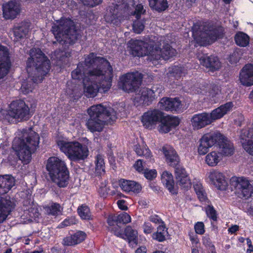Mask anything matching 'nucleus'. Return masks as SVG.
I'll use <instances>...</instances> for the list:
<instances>
[{
  "instance_id": "obj_33",
  "label": "nucleus",
  "mask_w": 253,
  "mask_h": 253,
  "mask_svg": "<svg viewBox=\"0 0 253 253\" xmlns=\"http://www.w3.org/2000/svg\"><path fill=\"white\" fill-rule=\"evenodd\" d=\"M14 178L10 175L0 176V195L7 193L14 185Z\"/></svg>"
},
{
  "instance_id": "obj_25",
  "label": "nucleus",
  "mask_w": 253,
  "mask_h": 253,
  "mask_svg": "<svg viewBox=\"0 0 253 253\" xmlns=\"http://www.w3.org/2000/svg\"><path fill=\"white\" fill-rule=\"evenodd\" d=\"M20 11L17 3L10 0L2 5L3 17L5 19H14L16 17Z\"/></svg>"
},
{
  "instance_id": "obj_18",
  "label": "nucleus",
  "mask_w": 253,
  "mask_h": 253,
  "mask_svg": "<svg viewBox=\"0 0 253 253\" xmlns=\"http://www.w3.org/2000/svg\"><path fill=\"white\" fill-rule=\"evenodd\" d=\"M158 105L162 110L173 113L180 112L182 108L181 101L178 97H163L159 101Z\"/></svg>"
},
{
  "instance_id": "obj_21",
  "label": "nucleus",
  "mask_w": 253,
  "mask_h": 253,
  "mask_svg": "<svg viewBox=\"0 0 253 253\" xmlns=\"http://www.w3.org/2000/svg\"><path fill=\"white\" fill-rule=\"evenodd\" d=\"M158 130L160 133H167L172 129L175 128L180 124V119L178 117L165 115L159 122Z\"/></svg>"
},
{
  "instance_id": "obj_19",
  "label": "nucleus",
  "mask_w": 253,
  "mask_h": 253,
  "mask_svg": "<svg viewBox=\"0 0 253 253\" xmlns=\"http://www.w3.org/2000/svg\"><path fill=\"white\" fill-rule=\"evenodd\" d=\"M11 67L9 50L7 47L0 44V80L7 75Z\"/></svg>"
},
{
  "instance_id": "obj_38",
  "label": "nucleus",
  "mask_w": 253,
  "mask_h": 253,
  "mask_svg": "<svg viewBox=\"0 0 253 253\" xmlns=\"http://www.w3.org/2000/svg\"><path fill=\"white\" fill-rule=\"evenodd\" d=\"M168 234V228L165 225H159L156 232L152 233L151 237L153 240L159 242H163L166 240V234Z\"/></svg>"
},
{
  "instance_id": "obj_22",
  "label": "nucleus",
  "mask_w": 253,
  "mask_h": 253,
  "mask_svg": "<svg viewBox=\"0 0 253 253\" xmlns=\"http://www.w3.org/2000/svg\"><path fill=\"white\" fill-rule=\"evenodd\" d=\"M209 178L211 183L218 190L224 191L227 189V180L222 172L217 170H212L209 173Z\"/></svg>"
},
{
  "instance_id": "obj_42",
  "label": "nucleus",
  "mask_w": 253,
  "mask_h": 253,
  "mask_svg": "<svg viewBox=\"0 0 253 253\" xmlns=\"http://www.w3.org/2000/svg\"><path fill=\"white\" fill-rule=\"evenodd\" d=\"M150 7L158 12L165 10L168 7L167 0H148Z\"/></svg>"
},
{
  "instance_id": "obj_29",
  "label": "nucleus",
  "mask_w": 253,
  "mask_h": 253,
  "mask_svg": "<svg viewBox=\"0 0 253 253\" xmlns=\"http://www.w3.org/2000/svg\"><path fill=\"white\" fill-rule=\"evenodd\" d=\"M119 185L122 190L126 193L131 192L137 194L142 190L141 184L133 180L121 179L119 180Z\"/></svg>"
},
{
  "instance_id": "obj_24",
  "label": "nucleus",
  "mask_w": 253,
  "mask_h": 253,
  "mask_svg": "<svg viewBox=\"0 0 253 253\" xmlns=\"http://www.w3.org/2000/svg\"><path fill=\"white\" fill-rule=\"evenodd\" d=\"M191 122L194 129H201L211 124L209 114L206 112L194 115Z\"/></svg>"
},
{
  "instance_id": "obj_13",
  "label": "nucleus",
  "mask_w": 253,
  "mask_h": 253,
  "mask_svg": "<svg viewBox=\"0 0 253 253\" xmlns=\"http://www.w3.org/2000/svg\"><path fill=\"white\" fill-rule=\"evenodd\" d=\"M106 81L87 79L84 82V89L85 95L88 98L95 97L99 91L106 92L111 87V79L109 77Z\"/></svg>"
},
{
  "instance_id": "obj_27",
  "label": "nucleus",
  "mask_w": 253,
  "mask_h": 253,
  "mask_svg": "<svg viewBox=\"0 0 253 253\" xmlns=\"http://www.w3.org/2000/svg\"><path fill=\"white\" fill-rule=\"evenodd\" d=\"M233 106V103L232 101H230L213 110L209 114V117L211 121V123L213 121L222 118L228 112L232 110Z\"/></svg>"
},
{
  "instance_id": "obj_4",
  "label": "nucleus",
  "mask_w": 253,
  "mask_h": 253,
  "mask_svg": "<svg viewBox=\"0 0 253 253\" xmlns=\"http://www.w3.org/2000/svg\"><path fill=\"white\" fill-rule=\"evenodd\" d=\"M58 25L52 26L51 31L56 41L62 44H73L81 37V30L77 28L70 18H61Z\"/></svg>"
},
{
  "instance_id": "obj_9",
  "label": "nucleus",
  "mask_w": 253,
  "mask_h": 253,
  "mask_svg": "<svg viewBox=\"0 0 253 253\" xmlns=\"http://www.w3.org/2000/svg\"><path fill=\"white\" fill-rule=\"evenodd\" d=\"M57 144L60 151L71 161H84L89 155V149L86 144L77 141L58 140Z\"/></svg>"
},
{
  "instance_id": "obj_39",
  "label": "nucleus",
  "mask_w": 253,
  "mask_h": 253,
  "mask_svg": "<svg viewBox=\"0 0 253 253\" xmlns=\"http://www.w3.org/2000/svg\"><path fill=\"white\" fill-rule=\"evenodd\" d=\"M221 160L220 153L217 151H212L209 153L205 158L207 164L210 167H215Z\"/></svg>"
},
{
  "instance_id": "obj_6",
  "label": "nucleus",
  "mask_w": 253,
  "mask_h": 253,
  "mask_svg": "<svg viewBox=\"0 0 253 253\" xmlns=\"http://www.w3.org/2000/svg\"><path fill=\"white\" fill-rule=\"evenodd\" d=\"M201 31L205 36L198 34L196 31H193L194 41L200 46H206L211 45L216 41L223 39L225 35L224 27L212 21L203 22Z\"/></svg>"
},
{
  "instance_id": "obj_61",
  "label": "nucleus",
  "mask_w": 253,
  "mask_h": 253,
  "mask_svg": "<svg viewBox=\"0 0 253 253\" xmlns=\"http://www.w3.org/2000/svg\"><path fill=\"white\" fill-rule=\"evenodd\" d=\"M202 243L206 247L211 248L214 247V245L212 244V242L208 234L206 235L205 236L203 237Z\"/></svg>"
},
{
  "instance_id": "obj_11",
  "label": "nucleus",
  "mask_w": 253,
  "mask_h": 253,
  "mask_svg": "<svg viewBox=\"0 0 253 253\" xmlns=\"http://www.w3.org/2000/svg\"><path fill=\"white\" fill-rule=\"evenodd\" d=\"M142 75L138 72H128L120 77L118 87L130 93L136 92L141 84Z\"/></svg>"
},
{
  "instance_id": "obj_15",
  "label": "nucleus",
  "mask_w": 253,
  "mask_h": 253,
  "mask_svg": "<svg viewBox=\"0 0 253 253\" xmlns=\"http://www.w3.org/2000/svg\"><path fill=\"white\" fill-rule=\"evenodd\" d=\"M164 112L158 109L148 110L141 116V122L145 128L152 130L163 119Z\"/></svg>"
},
{
  "instance_id": "obj_60",
  "label": "nucleus",
  "mask_w": 253,
  "mask_h": 253,
  "mask_svg": "<svg viewBox=\"0 0 253 253\" xmlns=\"http://www.w3.org/2000/svg\"><path fill=\"white\" fill-rule=\"evenodd\" d=\"M133 167L135 169V170L139 173H142L145 170L144 169L143 165V161L140 159L137 160L135 162V163L133 165Z\"/></svg>"
},
{
  "instance_id": "obj_26",
  "label": "nucleus",
  "mask_w": 253,
  "mask_h": 253,
  "mask_svg": "<svg viewBox=\"0 0 253 253\" xmlns=\"http://www.w3.org/2000/svg\"><path fill=\"white\" fill-rule=\"evenodd\" d=\"M239 79L242 84L246 86L253 85V64L245 65L241 69Z\"/></svg>"
},
{
  "instance_id": "obj_53",
  "label": "nucleus",
  "mask_w": 253,
  "mask_h": 253,
  "mask_svg": "<svg viewBox=\"0 0 253 253\" xmlns=\"http://www.w3.org/2000/svg\"><path fill=\"white\" fill-rule=\"evenodd\" d=\"M183 68L180 66H174L172 67L170 74L175 79L178 80L182 76L183 74Z\"/></svg>"
},
{
  "instance_id": "obj_50",
  "label": "nucleus",
  "mask_w": 253,
  "mask_h": 253,
  "mask_svg": "<svg viewBox=\"0 0 253 253\" xmlns=\"http://www.w3.org/2000/svg\"><path fill=\"white\" fill-rule=\"evenodd\" d=\"M146 20L143 18L141 20L137 19L133 21L132 28L135 33L140 34L145 28V24Z\"/></svg>"
},
{
  "instance_id": "obj_10",
  "label": "nucleus",
  "mask_w": 253,
  "mask_h": 253,
  "mask_svg": "<svg viewBox=\"0 0 253 253\" xmlns=\"http://www.w3.org/2000/svg\"><path fill=\"white\" fill-rule=\"evenodd\" d=\"M30 108L23 100L17 99L12 101L9 105L6 118L14 119L17 122L28 121L32 116Z\"/></svg>"
},
{
  "instance_id": "obj_57",
  "label": "nucleus",
  "mask_w": 253,
  "mask_h": 253,
  "mask_svg": "<svg viewBox=\"0 0 253 253\" xmlns=\"http://www.w3.org/2000/svg\"><path fill=\"white\" fill-rule=\"evenodd\" d=\"M84 5L90 7H95L102 3L103 0H80Z\"/></svg>"
},
{
  "instance_id": "obj_40",
  "label": "nucleus",
  "mask_w": 253,
  "mask_h": 253,
  "mask_svg": "<svg viewBox=\"0 0 253 253\" xmlns=\"http://www.w3.org/2000/svg\"><path fill=\"white\" fill-rule=\"evenodd\" d=\"M247 136L249 139L243 143V147L247 152L253 156V124L248 130Z\"/></svg>"
},
{
  "instance_id": "obj_3",
  "label": "nucleus",
  "mask_w": 253,
  "mask_h": 253,
  "mask_svg": "<svg viewBox=\"0 0 253 253\" xmlns=\"http://www.w3.org/2000/svg\"><path fill=\"white\" fill-rule=\"evenodd\" d=\"M50 68V60L40 48H33L30 50V57L26 61V68L29 74V69L34 68L31 75L34 82H42Z\"/></svg>"
},
{
  "instance_id": "obj_35",
  "label": "nucleus",
  "mask_w": 253,
  "mask_h": 253,
  "mask_svg": "<svg viewBox=\"0 0 253 253\" xmlns=\"http://www.w3.org/2000/svg\"><path fill=\"white\" fill-rule=\"evenodd\" d=\"M151 48L149 50V52L146 55L147 56V60L149 61L152 64L155 66L159 64L161 61L162 59H163V57L161 54V51L154 49V46L151 44Z\"/></svg>"
},
{
  "instance_id": "obj_17",
  "label": "nucleus",
  "mask_w": 253,
  "mask_h": 253,
  "mask_svg": "<svg viewBox=\"0 0 253 253\" xmlns=\"http://www.w3.org/2000/svg\"><path fill=\"white\" fill-rule=\"evenodd\" d=\"M156 98L155 92L153 89L147 87H143L136 94L133 102L136 106H148L151 105Z\"/></svg>"
},
{
  "instance_id": "obj_1",
  "label": "nucleus",
  "mask_w": 253,
  "mask_h": 253,
  "mask_svg": "<svg viewBox=\"0 0 253 253\" xmlns=\"http://www.w3.org/2000/svg\"><path fill=\"white\" fill-rule=\"evenodd\" d=\"M89 118L85 126L91 132H101L107 123L114 122L117 119L116 112L111 107L101 104L94 105L87 110Z\"/></svg>"
},
{
  "instance_id": "obj_7",
  "label": "nucleus",
  "mask_w": 253,
  "mask_h": 253,
  "mask_svg": "<svg viewBox=\"0 0 253 253\" xmlns=\"http://www.w3.org/2000/svg\"><path fill=\"white\" fill-rule=\"evenodd\" d=\"M45 169L51 181L60 188L69 184L70 172L65 162L58 157H49L46 161Z\"/></svg>"
},
{
  "instance_id": "obj_59",
  "label": "nucleus",
  "mask_w": 253,
  "mask_h": 253,
  "mask_svg": "<svg viewBox=\"0 0 253 253\" xmlns=\"http://www.w3.org/2000/svg\"><path fill=\"white\" fill-rule=\"evenodd\" d=\"M143 232L145 234H149L152 233L154 227L150 222H144L142 225Z\"/></svg>"
},
{
  "instance_id": "obj_32",
  "label": "nucleus",
  "mask_w": 253,
  "mask_h": 253,
  "mask_svg": "<svg viewBox=\"0 0 253 253\" xmlns=\"http://www.w3.org/2000/svg\"><path fill=\"white\" fill-rule=\"evenodd\" d=\"M161 180L170 193L175 195L177 194V191L174 189V182L171 173L164 171L161 175Z\"/></svg>"
},
{
  "instance_id": "obj_30",
  "label": "nucleus",
  "mask_w": 253,
  "mask_h": 253,
  "mask_svg": "<svg viewBox=\"0 0 253 253\" xmlns=\"http://www.w3.org/2000/svg\"><path fill=\"white\" fill-rule=\"evenodd\" d=\"M86 238V233L82 231H78L69 236L63 239L62 244L64 246H73L83 242Z\"/></svg>"
},
{
  "instance_id": "obj_51",
  "label": "nucleus",
  "mask_w": 253,
  "mask_h": 253,
  "mask_svg": "<svg viewBox=\"0 0 253 253\" xmlns=\"http://www.w3.org/2000/svg\"><path fill=\"white\" fill-rule=\"evenodd\" d=\"M35 83H36L34 82L33 80L32 82H23L21 87V90L22 93L24 94H27L32 92L34 88V84Z\"/></svg>"
},
{
  "instance_id": "obj_8",
  "label": "nucleus",
  "mask_w": 253,
  "mask_h": 253,
  "mask_svg": "<svg viewBox=\"0 0 253 253\" xmlns=\"http://www.w3.org/2000/svg\"><path fill=\"white\" fill-rule=\"evenodd\" d=\"M39 135L34 132L33 134L28 135L26 140L18 138L13 141L12 148L24 165H27L31 162L32 154L39 147Z\"/></svg>"
},
{
  "instance_id": "obj_28",
  "label": "nucleus",
  "mask_w": 253,
  "mask_h": 253,
  "mask_svg": "<svg viewBox=\"0 0 253 253\" xmlns=\"http://www.w3.org/2000/svg\"><path fill=\"white\" fill-rule=\"evenodd\" d=\"M106 222L108 224V229L110 232L118 237L124 238L123 229L119 225L116 215L109 214Z\"/></svg>"
},
{
  "instance_id": "obj_48",
  "label": "nucleus",
  "mask_w": 253,
  "mask_h": 253,
  "mask_svg": "<svg viewBox=\"0 0 253 253\" xmlns=\"http://www.w3.org/2000/svg\"><path fill=\"white\" fill-rule=\"evenodd\" d=\"M95 164V170L97 173L101 174L105 172V162L102 155L99 154L96 156Z\"/></svg>"
},
{
  "instance_id": "obj_63",
  "label": "nucleus",
  "mask_w": 253,
  "mask_h": 253,
  "mask_svg": "<svg viewBox=\"0 0 253 253\" xmlns=\"http://www.w3.org/2000/svg\"><path fill=\"white\" fill-rule=\"evenodd\" d=\"M29 216L31 218H36L38 217L39 212L37 209L30 208L27 210Z\"/></svg>"
},
{
  "instance_id": "obj_2",
  "label": "nucleus",
  "mask_w": 253,
  "mask_h": 253,
  "mask_svg": "<svg viewBox=\"0 0 253 253\" xmlns=\"http://www.w3.org/2000/svg\"><path fill=\"white\" fill-rule=\"evenodd\" d=\"M214 145L218 147L220 154L223 156H230L234 153L233 143L217 131L210 132L202 136L200 139L198 152L200 155H204L208 152L210 148Z\"/></svg>"
},
{
  "instance_id": "obj_31",
  "label": "nucleus",
  "mask_w": 253,
  "mask_h": 253,
  "mask_svg": "<svg viewBox=\"0 0 253 253\" xmlns=\"http://www.w3.org/2000/svg\"><path fill=\"white\" fill-rule=\"evenodd\" d=\"M123 233L124 234L123 239H125L124 236L126 237L129 246L131 248H135L138 244L137 231L128 225L126 226L123 230Z\"/></svg>"
},
{
  "instance_id": "obj_5",
  "label": "nucleus",
  "mask_w": 253,
  "mask_h": 253,
  "mask_svg": "<svg viewBox=\"0 0 253 253\" xmlns=\"http://www.w3.org/2000/svg\"><path fill=\"white\" fill-rule=\"evenodd\" d=\"M162 151L167 163L174 168L177 184L184 190L191 188V180L185 169L181 165L180 158L175 149L170 146L165 145L162 147Z\"/></svg>"
},
{
  "instance_id": "obj_14",
  "label": "nucleus",
  "mask_w": 253,
  "mask_h": 253,
  "mask_svg": "<svg viewBox=\"0 0 253 253\" xmlns=\"http://www.w3.org/2000/svg\"><path fill=\"white\" fill-rule=\"evenodd\" d=\"M235 195L239 198L248 199L253 193V186L249 180L244 177H238L232 181Z\"/></svg>"
},
{
  "instance_id": "obj_41",
  "label": "nucleus",
  "mask_w": 253,
  "mask_h": 253,
  "mask_svg": "<svg viewBox=\"0 0 253 253\" xmlns=\"http://www.w3.org/2000/svg\"><path fill=\"white\" fill-rule=\"evenodd\" d=\"M82 63H79L77 68L71 73L72 78L74 80L81 81L84 80L85 75L87 74V70L82 66Z\"/></svg>"
},
{
  "instance_id": "obj_34",
  "label": "nucleus",
  "mask_w": 253,
  "mask_h": 253,
  "mask_svg": "<svg viewBox=\"0 0 253 253\" xmlns=\"http://www.w3.org/2000/svg\"><path fill=\"white\" fill-rule=\"evenodd\" d=\"M133 150L137 156H143L146 159H150V161H151L153 157L152 154L145 143H143L142 146L139 144L134 145L133 146Z\"/></svg>"
},
{
  "instance_id": "obj_56",
  "label": "nucleus",
  "mask_w": 253,
  "mask_h": 253,
  "mask_svg": "<svg viewBox=\"0 0 253 253\" xmlns=\"http://www.w3.org/2000/svg\"><path fill=\"white\" fill-rule=\"evenodd\" d=\"M194 230L196 234L203 235L205 232V226L202 221H198L194 225Z\"/></svg>"
},
{
  "instance_id": "obj_23",
  "label": "nucleus",
  "mask_w": 253,
  "mask_h": 253,
  "mask_svg": "<svg viewBox=\"0 0 253 253\" xmlns=\"http://www.w3.org/2000/svg\"><path fill=\"white\" fill-rule=\"evenodd\" d=\"M200 64L206 68L209 69L211 72L217 71L221 66V63L216 56L211 55L210 56L203 55L199 57Z\"/></svg>"
},
{
  "instance_id": "obj_58",
  "label": "nucleus",
  "mask_w": 253,
  "mask_h": 253,
  "mask_svg": "<svg viewBox=\"0 0 253 253\" xmlns=\"http://www.w3.org/2000/svg\"><path fill=\"white\" fill-rule=\"evenodd\" d=\"M220 92V89L218 85L213 84L211 85L209 90L210 96L211 97H215Z\"/></svg>"
},
{
  "instance_id": "obj_45",
  "label": "nucleus",
  "mask_w": 253,
  "mask_h": 253,
  "mask_svg": "<svg viewBox=\"0 0 253 253\" xmlns=\"http://www.w3.org/2000/svg\"><path fill=\"white\" fill-rule=\"evenodd\" d=\"M11 211L10 205L4 203L0 199V223L3 222Z\"/></svg>"
},
{
  "instance_id": "obj_20",
  "label": "nucleus",
  "mask_w": 253,
  "mask_h": 253,
  "mask_svg": "<svg viewBox=\"0 0 253 253\" xmlns=\"http://www.w3.org/2000/svg\"><path fill=\"white\" fill-rule=\"evenodd\" d=\"M108 10L104 16L106 21L115 26L120 25L124 17L123 9L120 5L112 3L109 6Z\"/></svg>"
},
{
  "instance_id": "obj_52",
  "label": "nucleus",
  "mask_w": 253,
  "mask_h": 253,
  "mask_svg": "<svg viewBox=\"0 0 253 253\" xmlns=\"http://www.w3.org/2000/svg\"><path fill=\"white\" fill-rule=\"evenodd\" d=\"M119 225H125L131 221V217L129 214L126 212H123L116 215Z\"/></svg>"
},
{
  "instance_id": "obj_44",
  "label": "nucleus",
  "mask_w": 253,
  "mask_h": 253,
  "mask_svg": "<svg viewBox=\"0 0 253 253\" xmlns=\"http://www.w3.org/2000/svg\"><path fill=\"white\" fill-rule=\"evenodd\" d=\"M44 209L48 215L54 216H58L61 212V206L57 203L52 202L49 205L45 206Z\"/></svg>"
},
{
  "instance_id": "obj_36",
  "label": "nucleus",
  "mask_w": 253,
  "mask_h": 253,
  "mask_svg": "<svg viewBox=\"0 0 253 253\" xmlns=\"http://www.w3.org/2000/svg\"><path fill=\"white\" fill-rule=\"evenodd\" d=\"M29 32V27L25 24H21L13 28V33L17 40L27 38Z\"/></svg>"
},
{
  "instance_id": "obj_64",
  "label": "nucleus",
  "mask_w": 253,
  "mask_h": 253,
  "mask_svg": "<svg viewBox=\"0 0 253 253\" xmlns=\"http://www.w3.org/2000/svg\"><path fill=\"white\" fill-rule=\"evenodd\" d=\"M196 195L198 199L201 202H206L208 200L207 195L205 189L200 191Z\"/></svg>"
},
{
  "instance_id": "obj_37",
  "label": "nucleus",
  "mask_w": 253,
  "mask_h": 253,
  "mask_svg": "<svg viewBox=\"0 0 253 253\" xmlns=\"http://www.w3.org/2000/svg\"><path fill=\"white\" fill-rule=\"evenodd\" d=\"M235 43L240 47H246L249 44L250 37L243 32L238 31L234 36Z\"/></svg>"
},
{
  "instance_id": "obj_16",
  "label": "nucleus",
  "mask_w": 253,
  "mask_h": 253,
  "mask_svg": "<svg viewBox=\"0 0 253 253\" xmlns=\"http://www.w3.org/2000/svg\"><path fill=\"white\" fill-rule=\"evenodd\" d=\"M128 48L130 53L134 57H143L146 56L149 50L152 48L151 44L142 40L131 39L128 42Z\"/></svg>"
},
{
  "instance_id": "obj_49",
  "label": "nucleus",
  "mask_w": 253,
  "mask_h": 253,
  "mask_svg": "<svg viewBox=\"0 0 253 253\" xmlns=\"http://www.w3.org/2000/svg\"><path fill=\"white\" fill-rule=\"evenodd\" d=\"M205 212L207 217L213 221H217L218 213L213 206L211 205H208L205 207Z\"/></svg>"
},
{
  "instance_id": "obj_12",
  "label": "nucleus",
  "mask_w": 253,
  "mask_h": 253,
  "mask_svg": "<svg viewBox=\"0 0 253 253\" xmlns=\"http://www.w3.org/2000/svg\"><path fill=\"white\" fill-rule=\"evenodd\" d=\"M99 62V63L96 68L89 71L87 70V74L88 76L87 79L95 80L98 82L106 81L109 77H111L112 83L113 77V69L110 62L103 57L100 58Z\"/></svg>"
},
{
  "instance_id": "obj_47",
  "label": "nucleus",
  "mask_w": 253,
  "mask_h": 253,
  "mask_svg": "<svg viewBox=\"0 0 253 253\" xmlns=\"http://www.w3.org/2000/svg\"><path fill=\"white\" fill-rule=\"evenodd\" d=\"M95 56L93 52H91L88 54L84 58V61L80 62L79 63H82V66L87 71L88 69L94 64L97 58H98Z\"/></svg>"
},
{
  "instance_id": "obj_54",
  "label": "nucleus",
  "mask_w": 253,
  "mask_h": 253,
  "mask_svg": "<svg viewBox=\"0 0 253 253\" xmlns=\"http://www.w3.org/2000/svg\"><path fill=\"white\" fill-rule=\"evenodd\" d=\"M145 13L146 10L144 9L143 5L141 3H139L136 5L134 11L131 14L135 16L136 19H139L141 15L144 14Z\"/></svg>"
},
{
  "instance_id": "obj_46",
  "label": "nucleus",
  "mask_w": 253,
  "mask_h": 253,
  "mask_svg": "<svg viewBox=\"0 0 253 253\" xmlns=\"http://www.w3.org/2000/svg\"><path fill=\"white\" fill-rule=\"evenodd\" d=\"M77 211L82 219L91 220L92 219L90 209L85 205H82L79 206L78 208Z\"/></svg>"
},
{
  "instance_id": "obj_43",
  "label": "nucleus",
  "mask_w": 253,
  "mask_h": 253,
  "mask_svg": "<svg viewBox=\"0 0 253 253\" xmlns=\"http://www.w3.org/2000/svg\"><path fill=\"white\" fill-rule=\"evenodd\" d=\"M160 50L163 57V59L165 60H169L173 57L177 53L176 50L169 43L164 44L163 48Z\"/></svg>"
},
{
  "instance_id": "obj_55",
  "label": "nucleus",
  "mask_w": 253,
  "mask_h": 253,
  "mask_svg": "<svg viewBox=\"0 0 253 253\" xmlns=\"http://www.w3.org/2000/svg\"><path fill=\"white\" fill-rule=\"evenodd\" d=\"M144 174V177L148 180H152L155 178L157 175V172L156 169H146L142 173Z\"/></svg>"
},
{
  "instance_id": "obj_62",
  "label": "nucleus",
  "mask_w": 253,
  "mask_h": 253,
  "mask_svg": "<svg viewBox=\"0 0 253 253\" xmlns=\"http://www.w3.org/2000/svg\"><path fill=\"white\" fill-rule=\"evenodd\" d=\"M149 220L155 224H164V222L163 221L162 218L157 214H153L150 215L149 217Z\"/></svg>"
}]
</instances>
